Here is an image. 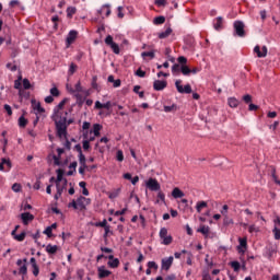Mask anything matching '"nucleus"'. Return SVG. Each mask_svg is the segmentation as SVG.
I'll use <instances>...</instances> for the list:
<instances>
[{
    "label": "nucleus",
    "instance_id": "1",
    "mask_svg": "<svg viewBox=\"0 0 280 280\" xmlns=\"http://www.w3.org/2000/svg\"><path fill=\"white\" fill-rule=\"evenodd\" d=\"M51 119L56 126L57 137H59V139H62V137H67V129L69 128V126H71V124H73V119H67V117L62 116H59L58 118H56V116H51Z\"/></svg>",
    "mask_w": 280,
    "mask_h": 280
},
{
    "label": "nucleus",
    "instance_id": "2",
    "mask_svg": "<svg viewBox=\"0 0 280 280\" xmlns=\"http://www.w3.org/2000/svg\"><path fill=\"white\" fill-rule=\"evenodd\" d=\"M234 27V36H238L240 38H244L246 36V31L244 30L245 25L242 21H235L233 24Z\"/></svg>",
    "mask_w": 280,
    "mask_h": 280
},
{
    "label": "nucleus",
    "instance_id": "3",
    "mask_svg": "<svg viewBox=\"0 0 280 280\" xmlns=\"http://www.w3.org/2000/svg\"><path fill=\"white\" fill-rule=\"evenodd\" d=\"M160 238H162V244L164 246H170V244L174 242V238L172 237V235H167V228H161Z\"/></svg>",
    "mask_w": 280,
    "mask_h": 280
},
{
    "label": "nucleus",
    "instance_id": "4",
    "mask_svg": "<svg viewBox=\"0 0 280 280\" xmlns=\"http://www.w3.org/2000/svg\"><path fill=\"white\" fill-rule=\"evenodd\" d=\"M145 187L147 189H150V191H161V184L159 183V180H156V178L150 177L145 182Z\"/></svg>",
    "mask_w": 280,
    "mask_h": 280
},
{
    "label": "nucleus",
    "instance_id": "5",
    "mask_svg": "<svg viewBox=\"0 0 280 280\" xmlns=\"http://www.w3.org/2000/svg\"><path fill=\"white\" fill-rule=\"evenodd\" d=\"M183 81L182 80H176L175 81V86H176V90L179 92V93H186V95H189L191 93V85L190 84H186L184 88H183Z\"/></svg>",
    "mask_w": 280,
    "mask_h": 280
},
{
    "label": "nucleus",
    "instance_id": "6",
    "mask_svg": "<svg viewBox=\"0 0 280 280\" xmlns=\"http://www.w3.org/2000/svg\"><path fill=\"white\" fill-rule=\"evenodd\" d=\"M16 266H20L19 275H27V258L18 259Z\"/></svg>",
    "mask_w": 280,
    "mask_h": 280
},
{
    "label": "nucleus",
    "instance_id": "7",
    "mask_svg": "<svg viewBox=\"0 0 280 280\" xmlns=\"http://www.w3.org/2000/svg\"><path fill=\"white\" fill-rule=\"evenodd\" d=\"M238 243L240 245L236 247V249L241 255H244V253H246V248H248V240L246 237H240Z\"/></svg>",
    "mask_w": 280,
    "mask_h": 280
},
{
    "label": "nucleus",
    "instance_id": "8",
    "mask_svg": "<svg viewBox=\"0 0 280 280\" xmlns=\"http://www.w3.org/2000/svg\"><path fill=\"white\" fill-rule=\"evenodd\" d=\"M254 54H257V58H266L268 56V47L262 46V48L259 47V45L254 47Z\"/></svg>",
    "mask_w": 280,
    "mask_h": 280
},
{
    "label": "nucleus",
    "instance_id": "9",
    "mask_svg": "<svg viewBox=\"0 0 280 280\" xmlns=\"http://www.w3.org/2000/svg\"><path fill=\"white\" fill-rule=\"evenodd\" d=\"M213 28L217 32H222V30H224V19L222 16H218L213 20Z\"/></svg>",
    "mask_w": 280,
    "mask_h": 280
},
{
    "label": "nucleus",
    "instance_id": "10",
    "mask_svg": "<svg viewBox=\"0 0 280 280\" xmlns=\"http://www.w3.org/2000/svg\"><path fill=\"white\" fill-rule=\"evenodd\" d=\"M75 38H78V31L75 30L70 31L66 38L67 47H69V45H73V43H75Z\"/></svg>",
    "mask_w": 280,
    "mask_h": 280
},
{
    "label": "nucleus",
    "instance_id": "11",
    "mask_svg": "<svg viewBox=\"0 0 280 280\" xmlns=\"http://www.w3.org/2000/svg\"><path fill=\"white\" fill-rule=\"evenodd\" d=\"M97 272H98V279H106V277H110V275H113V272H110V270L106 269L105 266L98 267Z\"/></svg>",
    "mask_w": 280,
    "mask_h": 280
},
{
    "label": "nucleus",
    "instance_id": "12",
    "mask_svg": "<svg viewBox=\"0 0 280 280\" xmlns=\"http://www.w3.org/2000/svg\"><path fill=\"white\" fill-rule=\"evenodd\" d=\"M69 102V98H63L55 108H54V114L52 117H60L58 114L60 113V110H62V108H65V104H67Z\"/></svg>",
    "mask_w": 280,
    "mask_h": 280
},
{
    "label": "nucleus",
    "instance_id": "13",
    "mask_svg": "<svg viewBox=\"0 0 280 280\" xmlns=\"http://www.w3.org/2000/svg\"><path fill=\"white\" fill-rule=\"evenodd\" d=\"M172 264H174V256H170L168 258H163L162 270H170L172 268Z\"/></svg>",
    "mask_w": 280,
    "mask_h": 280
},
{
    "label": "nucleus",
    "instance_id": "14",
    "mask_svg": "<svg viewBox=\"0 0 280 280\" xmlns=\"http://www.w3.org/2000/svg\"><path fill=\"white\" fill-rule=\"evenodd\" d=\"M153 89L154 91H163L164 89H167V81L155 80L153 82Z\"/></svg>",
    "mask_w": 280,
    "mask_h": 280
},
{
    "label": "nucleus",
    "instance_id": "15",
    "mask_svg": "<svg viewBox=\"0 0 280 280\" xmlns=\"http://www.w3.org/2000/svg\"><path fill=\"white\" fill-rule=\"evenodd\" d=\"M63 152H65V149L57 148L58 155H52L54 165H57V166L62 165V162H60V159H61Z\"/></svg>",
    "mask_w": 280,
    "mask_h": 280
},
{
    "label": "nucleus",
    "instance_id": "16",
    "mask_svg": "<svg viewBox=\"0 0 280 280\" xmlns=\"http://www.w3.org/2000/svg\"><path fill=\"white\" fill-rule=\"evenodd\" d=\"M31 266L33 268V275L34 277H38L40 275V268L38 267V264H36V258L32 257L30 259Z\"/></svg>",
    "mask_w": 280,
    "mask_h": 280
},
{
    "label": "nucleus",
    "instance_id": "17",
    "mask_svg": "<svg viewBox=\"0 0 280 280\" xmlns=\"http://www.w3.org/2000/svg\"><path fill=\"white\" fill-rule=\"evenodd\" d=\"M107 259H109V261L107 262V266H109V268H119V259L115 258L114 255H109Z\"/></svg>",
    "mask_w": 280,
    "mask_h": 280
},
{
    "label": "nucleus",
    "instance_id": "18",
    "mask_svg": "<svg viewBox=\"0 0 280 280\" xmlns=\"http://www.w3.org/2000/svg\"><path fill=\"white\" fill-rule=\"evenodd\" d=\"M21 220H22L23 224L27 225V224H30V222H32V220H34V214H32L30 212H24L21 214Z\"/></svg>",
    "mask_w": 280,
    "mask_h": 280
},
{
    "label": "nucleus",
    "instance_id": "19",
    "mask_svg": "<svg viewBox=\"0 0 280 280\" xmlns=\"http://www.w3.org/2000/svg\"><path fill=\"white\" fill-rule=\"evenodd\" d=\"M210 231L211 228H209V225H200L197 233H201V235H205V237H209Z\"/></svg>",
    "mask_w": 280,
    "mask_h": 280
},
{
    "label": "nucleus",
    "instance_id": "20",
    "mask_svg": "<svg viewBox=\"0 0 280 280\" xmlns=\"http://www.w3.org/2000/svg\"><path fill=\"white\" fill-rule=\"evenodd\" d=\"M65 176V170L62 168H58L57 170V178L55 180L56 185H60V183H65V178L62 177Z\"/></svg>",
    "mask_w": 280,
    "mask_h": 280
},
{
    "label": "nucleus",
    "instance_id": "21",
    "mask_svg": "<svg viewBox=\"0 0 280 280\" xmlns=\"http://www.w3.org/2000/svg\"><path fill=\"white\" fill-rule=\"evenodd\" d=\"M84 200H86V197L84 196H80L79 198H77V205L80 211H84V209H86V205H84Z\"/></svg>",
    "mask_w": 280,
    "mask_h": 280
},
{
    "label": "nucleus",
    "instance_id": "22",
    "mask_svg": "<svg viewBox=\"0 0 280 280\" xmlns=\"http://www.w3.org/2000/svg\"><path fill=\"white\" fill-rule=\"evenodd\" d=\"M229 266H231L234 272H240V270H242V264H240L237 260L230 261Z\"/></svg>",
    "mask_w": 280,
    "mask_h": 280
},
{
    "label": "nucleus",
    "instance_id": "23",
    "mask_svg": "<svg viewBox=\"0 0 280 280\" xmlns=\"http://www.w3.org/2000/svg\"><path fill=\"white\" fill-rule=\"evenodd\" d=\"M46 253H48V255H56V253H58V245L48 244L46 246Z\"/></svg>",
    "mask_w": 280,
    "mask_h": 280
},
{
    "label": "nucleus",
    "instance_id": "24",
    "mask_svg": "<svg viewBox=\"0 0 280 280\" xmlns=\"http://www.w3.org/2000/svg\"><path fill=\"white\" fill-rule=\"evenodd\" d=\"M172 196H173V198H184L185 192H183V190H180V188L175 187L172 191Z\"/></svg>",
    "mask_w": 280,
    "mask_h": 280
},
{
    "label": "nucleus",
    "instance_id": "25",
    "mask_svg": "<svg viewBox=\"0 0 280 280\" xmlns=\"http://www.w3.org/2000/svg\"><path fill=\"white\" fill-rule=\"evenodd\" d=\"M228 104L230 108H237V106H240V101L235 97H230L228 98Z\"/></svg>",
    "mask_w": 280,
    "mask_h": 280
},
{
    "label": "nucleus",
    "instance_id": "26",
    "mask_svg": "<svg viewBox=\"0 0 280 280\" xmlns=\"http://www.w3.org/2000/svg\"><path fill=\"white\" fill-rule=\"evenodd\" d=\"M67 19H73V15L78 12L75 7H68L67 10Z\"/></svg>",
    "mask_w": 280,
    "mask_h": 280
},
{
    "label": "nucleus",
    "instance_id": "27",
    "mask_svg": "<svg viewBox=\"0 0 280 280\" xmlns=\"http://www.w3.org/2000/svg\"><path fill=\"white\" fill-rule=\"evenodd\" d=\"M133 93L139 95L140 100H143L145 97V92L141 91V85L133 86Z\"/></svg>",
    "mask_w": 280,
    "mask_h": 280
},
{
    "label": "nucleus",
    "instance_id": "28",
    "mask_svg": "<svg viewBox=\"0 0 280 280\" xmlns=\"http://www.w3.org/2000/svg\"><path fill=\"white\" fill-rule=\"evenodd\" d=\"M178 105L172 104L171 106L164 105V113H176Z\"/></svg>",
    "mask_w": 280,
    "mask_h": 280
},
{
    "label": "nucleus",
    "instance_id": "29",
    "mask_svg": "<svg viewBox=\"0 0 280 280\" xmlns=\"http://www.w3.org/2000/svg\"><path fill=\"white\" fill-rule=\"evenodd\" d=\"M102 12H105L106 16H110V4H104L101 10H98V14H102Z\"/></svg>",
    "mask_w": 280,
    "mask_h": 280
},
{
    "label": "nucleus",
    "instance_id": "30",
    "mask_svg": "<svg viewBox=\"0 0 280 280\" xmlns=\"http://www.w3.org/2000/svg\"><path fill=\"white\" fill-rule=\"evenodd\" d=\"M172 34V27H167L164 32L159 33L160 39L167 38Z\"/></svg>",
    "mask_w": 280,
    "mask_h": 280
},
{
    "label": "nucleus",
    "instance_id": "31",
    "mask_svg": "<svg viewBox=\"0 0 280 280\" xmlns=\"http://www.w3.org/2000/svg\"><path fill=\"white\" fill-rule=\"evenodd\" d=\"M271 178L276 183V185L280 186V179L277 177V168L275 166H271Z\"/></svg>",
    "mask_w": 280,
    "mask_h": 280
},
{
    "label": "nucleus",
    "instance_id": "32",
    "mask_svg": "<svg viewBox=\"0 0 280 280\" xmlns=\"http://www.w3.org/2000/svg\"><path fill=\"white\" fill-rule=\"evenodd\" d=\"M102 125L100 124H94L93 125V130H91V132H93L94 137H100V131L102 130Z\"/></svg>",
    "mask_w": 280,
    "mask_h": 280
},
{
    "label": "nucleus",
    "instance_id": "33",
    "mask_svg": "<svg viewBox=\"0 0 280 280\" xmlns=\"http://www.w3.org/2000/svg\"><path fill=\"white\" fill-rule=\"evenodd\" d=\"M207 201H198L196 205L197 213H201L202 209H207Z\"/></svg>",
    "mask_w": 280,
    "mask_h": 280
},
{
    "label": "nucleus",
    "instance_id": "34",
    "mask_svg": "<svg viewBox=\"0 0 280 280\" xmlns=\"http://www.w3.org/2000/svg\"><path fill=\"white\" fill-rule=\"evenodd\" d=\"M19 127L20 128H25L28 124L27 118H25V116H20L19 120H18Z\"/></svg>",
    "mask_w": 280,
    "mask_h": 280
},
{
    "label": "nucleus",
    "instance_id": "35",
    "mask_svg": "<svg viewBox=\"0 0 280 280\" xmlns=\"http://www.w3.org/2000/svg\"><path fill=\"white\" fill-rule=\"evenodd\" d=\"M180 73H183V75H190L191 74V68H189V66H180Z\"/></svg>",
    "mask_w": 280,
    "mask_h": 280
},
{
    "label": "nucleus",
    "instance_id": "36",
    "mask_svg": "<svg viewBox=\"0 0 280 280\" xmlns=\"http://www.w3.org/2000/svg\"><path fill=\"white\" fill-rule=\"evenodd\" d=\"M70 93H82V83L78 81L74 85V90L70 89Z\"/></svg>",
    "mask_w": 280,
    "mask_h": 280
},
{
    "label": "nucleus",
    "instance_id": "37",
    "mask_svg": "<svg viewBox=\"0 0 280 280\" xmlns=\"http://www.w3.org/2000/svg\"><path fill=\"white\" fill-rule=\"evenodd\" d=\"M153 23L154 25H163V23H165V16L160 15L154 18Z\"/></svg>",
    "mask_w": 280,
    "mask_h": 280
},
{
    "label": "nucleus",
    "instance_id": "38",
    "mask_svg": "<svg viewBox=\"0 0 280 280\" xmlns=\"http://www.w3.org/2000/svg\"><path fill=\"white\" fill-rule=\"evenodd\" d=\"M172 73H173V75H179L180 74V65H178V63L173 65Z\"/></svg>",
    "mask_w": 280,
    "mask_h": 280
},
{
    "label": "nucleus",
    "instance_id": "39",
    "mask_svg": "<svg viewBox=\"0 0 280 280\" xmlns=\"http://www.w3.org/2000/svg\"><path fill=\"white\" fill-rule=\"evenodd\" d=\"M75 71H78V65H75L74 62H71L68 70V75H73Z\"/></svg>",
    "mask_w": 280,
    "mask_h": 280
},
{
    "label": "nucleus",
    "instance_id": "40",
    "mask_svg": "<svg viewBox=\"0 0 280 280\" xmlns=\"http://www.w3.org/2000/svg\"><path fill=\"white\" fill-rule=\"evenodd\" d=\"M22 84L25 91H30V89H32V83L30 82V79H23Z\"/></svg>",
    "mask_w": 280,
    "mask_h": 280
},
{
    "label": "nucleus",
    "instance_id": "41",
    "mask_svg": "<svg viewBox=\"0 0 280 280\" xmlns=\"http://www.w3.org/2000/svg\"><path fill=\"white\" fill-rule=\"evenodd\" d=\"M79 163H80L81 167H89L86 165V156L84 154L79 155Z\"/></svg>",
    "mask_w": 280,
    "mask_h": 280
},
{
    "label": "nucleus",
    "instance_id": "42",
    "mask_svg": "<svg viewBox=\"0 0 280 280\" xmlns=\"http://www.w3.org/2000/svg\"><path fill=\"white\" fill-rule=\"evenodd\" d=\"M68 183H69V182L67 180V178H65L62 186H60V184H56L57 191H58L59 189H61V194H62V192L65 191V189H67Z\"/></svg>",
    "mask_w": 280,
    "mask_h": 280
},
{
    "label": "nucleus",
    "instance_id": "43",
    "mask_svg": "<svg viewBox=\"0 0 280 280\" xmlns=\"http://www.w3.org/2000/svg\"><path fill=\"white\" fill-rule=\"evenodd\" d=\"M26 233L25 232H22L18 235H14V240H16V242H24L25 237H26Z\"/></svg>",
    "mask_w": 280,
    "mask_h": 280
},
{
    "label": "nucleus",
    "instance_id": "44",
    "mask_svg": "<svg viewBox=\"0 0 280 280\" xmlns=\"http://www.w3.org/2000/svg\"><path fill=\"white\" fill-rule=\"evenodd\" d=\"M109 47H110L112 51H114V54H116V55H119L121 51L119 49V45L117 43L112 44Z\"/></svg>",
    "mask_w": 280,
    "mask_h": 280
},
{
    "label": "nucleus",
    "instance_id": "45",
    "mask_svg": "<svg viewBox=\"0 0 280 280\" xmlns=\"http://www.w3.org/2000/svg\"><path fill=\"white\" fill-rule=\"evenodd\" d=\"M92 89H94L95 91H100V85L97 84V75H94L92 78Z\"/></svg>",
    "mask_w": 280,
    "mask_h": 280
},
{
    "label": "nucleus",
    "instance_id": "46",
    "mask_svg": "<svg viewBox=\"0 0 280 280\" xmlns=\"http://www.w3.org/2000/svg\"><path fill=\"white\" fill-rule=\"evenodd\" d=\"M116 161H118L119 163L124 162V151L118 150L116 152Z\"/></svg>",
    "mask_w": 280,
    "mask_h": 280
},
{
    "label": "nucleus",
    "instance_id": "47",
    "mask_svg": "<svg viewBox=\"0 0 280 280\" xmlns=\"http://www.w3.org/2000/svg\"><path fill=\"white\" fill-rule=\"evenodd\" d=\"M147 266L151 270H159V265L156 264V261H149Z\"/></svg>",
    "mask_w": 280,
    "mask_h": 280
},
{
    "label": "nucleus",
    "instance_id": "48",
    "mask_svg": "<svg viewBox=\"0 0 280 280\" xmlns=\"http://www.w3.org/2000/svg\"><path fill=\"white\" fill-rule=\"evenodd\" d=\"M154 51H143V52H141V57L142 58H154Z\"/></svg>",
    "mask_w": 280,
    "mask_h": 280
},
{
    "label": "nucleus",
    "instance_id": "49",
    "mask_svg": "<svg viewBox=\"0 0 280 280\" xmlns=\"http://www.w3.org/2000/svg\"><path fill=\"white\" fill-rule=\"evenodd\" d=\"M1 161L7 165L8 170H12V161L10 159L2 158Z\"/></svg>",
    "mask_w": 280,
    "mask_h": 280
},
{
    "label": "nucleus",
    "instance_id": "50",
    "mask_svg": "<svg viewBox=\"0 0 280 280\" xmlns=\"http://www.w3.org/2000/svg\"><path fill=\"white\" fill-rule=\"evenodd\" d=\"M58 21H60V16L54 15V16L51 18V22L54 23V28H55V30H58Z\"/></svg>",
    "mask_w": 280,
    "mask_h": 280
},
{
    "label": "nucleus",
    "instance_id": "51",
    "mask_svg": "<svg viewBox=\"0 0 280 280\" xmlns=\"http://www.w3.org/2000/svg\"><path fill=\"white\" fill-rule=\"evenodd\" d=\"M50 95L52 97H58L60 95V91L58 90V88H51L50 89Z\"/></svg>",
    "mask_w": 280,
    "mask_h": 280
},
{
    "label": "nucleus",
    "instance_id": "52",
    "mask_svg": "<svg viewBox=\"0 0 280 280\" xmlns=\"http://www.w3.org/2000/svg\"><path fill=\"white\" fill-rule=\"evenodd\" d=\"M223 224H224V226H229V225L233 224V220L229 215H225L223 219Z\"/></svg>",
    "mask_w": 280,
    "mask_h": 280
},
{
    "label": "nucleus",
    "instance_id": "53",
    "mask_svg": "<svg viewBox=\"0 0 280 280\" xmlns=\"http://www.w3.org/2000/svg\"><path fill=\"white\" fill-rule=\"evenodd\" d=\"M21 189H22L21 184L15 183V184L12 185V190H13L15 194H19V192L21 191Z\"/></svg>",
    "mask_w": 280,
    "mask_h": 280
},
{
    "label": "nucleus",
    "instance_id": "54",
    "mask_svg": "<svg viewBox=\"0 0 280 280\" xmlns=\"http://www.w3.org/2000/svg\"><path fill=\"white\" fill-rule=\"evenodd\" d=\"M177 62H179V65H182V67L186 66L187 65V58L185 56H179L177 58Z\"/></svg>",
    "mask_w": 280,
    "mask_h": 280
},
{
    "label": "nucleus",
    "instance_id": "55",
    "mask_svg": "<svg viewBox=\"0 0 280 280\" xmlns=\"http://www.w3.org/2000/svg\"><path fill=\"white\" fill-rule=\"evenodd\" d=\"M7 69H9L10 71L14 72L19 69V67H16V65H12V62H8L5 65Z\"/></svg>",
    "mask_w": 280,
    "mask_h": 280
},
{
    "label": "nucleus",
    "instance_id": "56",
    "mask_svg": "<svg viewBox=\"0 0 280 280\" xmlns=\"http://www.w3.org/2000/svg\"><path fill=\"white\" fill-rule=\"evenodd\" d=\"M272 233L275 235V240H280V229L275 226L272 230Z\"/></svg>",
    "mask_w": 280,
    "mask_h": 280
},
{
    "label": "nucleus",
    "instance_id": "57",
    "mask_svg": "<svg viewBox=\"0 0 280 280\" xmlns=\"http://www.w3.org/2000/svg\"><path fill=\"white\" fill-rule=\"evenodd\" d=\"M243 102H245L246 104H250L253 102V96L250 94L244 95Z\"/></svg>",
    "mask_w": 280,
    "mask_h": 280
},
{
    "label": "nucleus",
    "instance_id": "58",
    "mask_svg": "<svg viewBox=\"0 0 280 280\" xmlns=\"http://www.w3.org/2000/svg\"><path fill=\"white\" fill-rule=\"evenodd\" d=\"M114 40L113 37L110 35H107L105 38V45H107L108 47H110V45H114Z\"/></svg>",
    "mask_w": 280,
    "mask_h": 280
},
{
    "label": "nucleus",
    "instance_id": "59",
    "mask_svg": "<svg viewBox=\"0 0 280 280\" xmlns=\"http://www.w3.org/2000/svg\"><path fill=\"white\" fill-rule=\"evenodd\" d=\"M3 108L7 112V115H9V117H12V106H10L9 104H4Z\"/></svg>",
    "mask_w": 280,
    "mask_h": 280
},
{
    "label": "nucleus",
    "instance_id": "60",
    "mask_svg": "<svg viewBox=\"0 0 280 280\" xmlns=\"http://www.w3.org/2000/svg\"><path fill=\"white\" fill-rule=\"evenodd\" d=\"M108 225V221L104 219L102 222L95 223V226H100L101 229H105Z\"/></svg>",
    "mask_w": 280,
    "mask_h": 280
},
{
    "label": "nucleus",
    "instance_id": "61",
    "mask_svg": "<svg viewBox=\"0 0 280 280\" xmlns=\"http://www.w3.org/2000/svg\"><path fill=\"white\" fill-rule=\"evenodd\" d=\"M44 235H47V237H54L51 228L47 226L44 231Z\"/></svg>",
    "mask_w": 280,
    "mask_h": 280
},
{
    "label": "nucleus",
    "instance_id": "62",
    "mask_svg": "<svg viewBox=\"0 0 280 280\" xmlns=\"http://www.w3.org/2000/svg\"><path fill=\"white\" fill-rule=\"evenodd\" d=\"M136 75H138V78H145V71H143L141 68H139L136 71Z\"/></svg>",
    "mask_w": 280,
    "mask_h": 280
},
{
    "label": "nucleus",
    "instance_id": "63",
    "mask_svg": "<svg viewBox=\"0 0 280 280\" xmlns=\"http://www.w3.org/2000/svg\"><path fill=\"white\" fill-rule=\"evenodd\" d=\"M34 110H37V113H45V109L43 108V106L40 105V103H37L34 106Z\"/></svg>",
    "mask_w": 280,
    "mask_h": 280
},
{
    "label": "nucleus",
    "instance_id": "64",
    "mask_svg": "<svg viewBox=\"0 0 280 280\" xmlns=\"http://www.w3.org/2000/svg\"><path fill=\"white\" fill-rule=\"evenodd\" d=\"M158 198L161 200V202H165V194L161 190H158Z\"/></svg>",
    "mask_w": 280,
    "mask_h": 280
}]
</instances>
